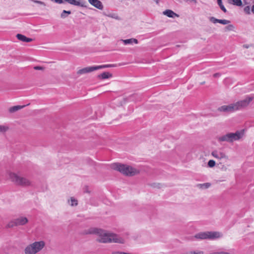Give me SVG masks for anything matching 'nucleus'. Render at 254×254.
Segmentation results:
<instances>
[{
  "instance_id": "nucleus-1",
  "label": "nucleus",
  "mask_w": 254,
  "mask_h": 254,
  "mask_svg": "<svg viewBox=\"0 0 254 254\" xmlns=\"http://www.w3.org/2000/svg\"><path fill=\"white\" fill-rule=\"evenodd\" d=\"M87 233L97 234L99 237L97 240L100 243H116L120 244H124L125 243L124 239L119 235L108 232L103 230L91 228L88 230Z\"/></svg>"
},
{
  "instance_id": "nucleus-2",
  "label": "nucleus",
  "mask_w": 254,
  "mask_h": 254,
  "mask_svg": "<svg viewBox=\"0 0 254 254\" xmlns=\"http://www.w3.org/2000/svg\"><path fill=\"white\" fill-rule=\"evenodd\" d=\"M8 179L15 185L22 187H28L32 185L31 181L27 178L12 171L7 172Z\"/></svg>"
},
{
  "instance_id": "nucleus-3",
  "label": "nucleus",
  "mask_w": 254,
  "mask_h": 254,
  "mask_svg": "<svg viewBox=\"0 0 254 254\" xmlns=\"http://www.w3.org/2000/svg\"><path fill=\"white\" fill-rule=\"evenodd\" d=\"M252 100L251 97H247L244 100L237 102L236 103L230 104L229 105H224L220 107L218 110L220 112H232L240 108L247 106Z\"/></svg>"
},
{
  "instance_id": "nucleus-4",
  "label": "nucleus",
  "mask_w": 254,
  "mask_h": 254,
  "mask_svg": "<svg viewBox=\"0 0 254 254\" xmlns=\"http://www.w3.org/2000/svg\"><path fill=\"white\" fill-rule=\"evenodd\" d=\"M111 168L115 170L120 172L123 174L127 176H133L139 174V170L131 166L121 164L119 163H113L111 165Z\"/></svg>"
},
{
  "instance_id": "nucleus-5",
  "label": "nucleus",
  "mask_w": 254,
  "mask_h": 254,
  "mask_svg": "<svg viewBox=\"0 0 254 254\" xmlns=\"http://www.w3.org/2000/svg\"><path fill=\"white\" fill-rule=\"evenodd\" d=\"M45 246L43 241H37L27 245L24 249L25 254H36Z\"/></svg>"
},
{
  "instance_id": "nucleus-6",
  "label": "nucleus",
  "mask_w": 254,
  "mask_h": 254,
  "mask_svg": "<svg viewBox=\"0 0 254 254\" xmlns=\"http://www.w3.org/2000/svg\"><path fill=\"white\" fill-rule=\"evenodd\" d=\"M243 135V132L242 131H237L235 133H228L226 134L220 136L218 138V140L219 141L232 142L242 138Z\"/></svg>"
},
{
  "instance_id": "nucleus-7",
  "label": "nucleus",
  "mask_w": 254,
  "mask_h": 254,
  "mask_svg": "<svg viewBox=\"0 0 254 254\" xmlns=\"http://www.w3.org/2000/svg\"><path fill=\"white\" fill-rule=\"evenodd\" d=\"M222 237V234L219 232H200L195 235V238L199 239H215Z\"/></svg>"
},
{
  "instance_id": "nucleus-8",
  "label": "nucleus",
  "mask_w": 254,
  "mask_h": 254,
  "mask_svg": "<svg viewBox=\"0 0 254 254\" xmlns=\"http://www.w3.org/2000/svg\"><path fill=\"white\" fill-rule=\"evenodd\" d=\"M28 222V219L23 216L19 217L11 221L7 224L9 228L25 225Z\"/></svg>"
},
{
  "instance_id": "nucleus-9",
  "label": "nucleus",
  "mask_w": 254,
  "mask_h": 254,
  "mask_svg": "<svg viewBox=\"0 0 254 254\" xmlns=\"http://www.w3.org/2000/svg\"><path fill=\"white\" fill-rule=\"evenodd\" d=\"M211 155L213 157L218 159H221L227 158L225 154L223 152L219 150L213 151L211 153Z\"/></svg>"
},
{
  "instance_id": "nucleus-10",
  "label": "nucleus",
  "mask_w": 254,
  "mask_h": 254,
  "mask_svg": "<svg viewBox=\"0 0 254 254\" xmlns=\"http://www.w3.org/2000/svg\"><path fill=\"white\" fill-rule=\"evenodd\" d=\"M94 70H95V66L86 67L78 70L77 73L79 75H81L92 72Z\"/></svg>"
},
{
  "instance_id": "nucleus-11",
  "label": "nucleus",
  "mask_w": 254,
  "mask_h": 254,
  "mask_svg": "<svg viewBox=\"0 0 254 254\" xmlns=\"http://www.w3.org/2000/svg\"><path fill=\"white\" fill-rule=\"evenodd\" d=\"M89 2L96 8L102 10L103 8V5L102 2L99 0H88Z\"/></svg>"
},
{
  "instance_id": "nucleus-12",
  "label": "nucleus",
  "mask_w": 254,
  "mask_h": 254,
  "mask_svg": "<svg viewBox=\"0 0 254 254\" xmlns=\"http://www.w3.org/2000/svg\"><path fill=\"white\" fill-rule=\"evenodd\" d=\"M16 37L19 40L25 42H30L33 40L32 39L27 38L25 36L20 34H17L16 35Z\"/></svg>"
},
{
  "instance_id": "nucleus-13",
  "label": "nucleus",
  "mask_w": 254,
  "mask_h": 254,
  "mask_svg": "<svg viewBox=\"0 0 254 254\" xmlns=\"http://www.w3.org/2000/svg\"><path fill=\"white\" fill-rule=\"evenodd\" d=\"M26 106V105H23V106H20V105H17V106H13V107H10L9 109H8V111L9 113H14V112H16L17 111H18V110H21L22 109H23L24 107H25Z\"/></svg>"
},
{
  "instance_id": "nucleus-14",
  "label": "nucleus",
  "mask_w": 254,
  "mask_h": 254,
  "mask_svg": "<svg viewBox=\"0 0 254 254\" xmlns=\"http://www.w3.org/2000/svg\"><path fill=\"white\" fill-rule=\"evenodd\" d=\"M163 14L166 16H167L169 17L173 18L175 16L178 17L179 15L177 14L176 13H175L174 11H173L171 10L168 9L166 10L163 12Z\"/></svg>"
},
{
  "instance_id": "nucleus-15",
  "label": "nucleus",
  "mask_w": 254,
  "mask_h": 254,
  "mask_svg": "<svg viewBox=\"0 0 254 254\" xmlns=\"http://www.w3.org/2000/svg\"><path fill=\"white\" fill-rule=\"evenodd\" d=\"M68 204L71 206H75L78 204V201L73 197H70L67 200Z\"/></svg>"
},
{
  "instance_id": "nucleus-16",
  "label": "nucleus",
  "mask_w": 254,
  "mask_h": 254,
  "mask_svg": "<svg viewBox=\"0 0 254 254\" xmlns=\"http://www.w3.org/2000/svg\"><path fill=\"white\" fill-rule=\"evenodd\" d=\"M122 41L124 43L125 45H127V44H132L133 43L135 44L138 43V41L137 39L134 38H131L128 39H126V40H122Z\"/></svg>"
},
{
  "instance_id": "nucleus-17",
  "label": "nucleus",
  "mask_w": 254,
  "mask_h": 254,
  "mask_svg": "<svg viewBox=\"0 0 254 254\" xmlns=\"http://www.w3.org/2000/svg\"><path fill=\"white\" fill-rule=\"evenodd\" d=\"M116 66V64H105V65H97L95 66V70H98L102 68H107V67H113Z\"/></svg>"
},
{
  "instance_id": "nucleus-18",
  "label": "nucleus",
  "mask_w": 254,
  "mask_h": 254,
  "mask_svg": "<svg viewBox=\"0 0 254 254\" xmlns=\"http://www.w3.org/2000/svg\"><path fill=\"white\" fill-rule=\"evenodd\" d=\"M229 3L237 6H242V2L241 0H228Z\"/></svg>"
},
{
  "instance_id": "nucleus-19",
  "label": "nucleus",
  "mask_w": 254,
  "mask_h": 254,
  "mask_svg": "<svg viewBox=\"0 0 254 254\" xmlns=\"http://www.w3.org/2000/svg\"><path fill=\"white\" fill-rule=\"evenodd\" d=\"M112 74L108 72H104L99 75V77L102 79H107L112 77Z\"/></svg>"
},
{
  "instance_id": "nucleus-20",
  "label": "nucleus",
  "mask_w": 254,
  "mask_h": 254,
  "mask_svg": "<svg viewBox=\"0 0 254 254\" xmlns=\"http://www.w3.org/2000/svg\"><path fill=\"white\" fill-rule=\"evenodd\" d=\"M68 3L73 4L74 5L79 6L80 5V2L79 1H77L76 0H65Z\"/></svg>"
},
{
  "instance_id": "nucleus-21",
  "label": "nucleus",
  "mask_w": 254,
  "mask_h": 254,
  "mask_svg": "<svg viewBox=\"0 0 254 254\" xmlns=\"http://www.w3.org/2000/svg\"><path fill=\"white\" fill-rule=\"evenodd\" d=\"M9 127L6 125H0V133H4L7 131Z\"/></svg>"
},
{
  "instance_id": "nucleus-22",
  "label": "nucleus",
  "mask_w": 254,
  "mask_h": 254,
  "mask_svg": "<svg viewBox=\"0 0 254 254\" xmlns=\"http://www.w3.org/2000/svg\"><path fill=\"white\" fill-rule=\"evenodd\" d=\"M185 254H204V252L200 250L191 251L187 252Z\"/></svg>"
},
{
  "instance_id": "nucleus-23",
  "label": "nucleus",
  "mask_w": 254,
  "mask_h": 254,
  "mask_svg": "<svg viewBox=\"0 0 254 254\" xmlns=\"http://www.w3.org/2000/svg\"><path fill=\"white\" fill-rule=\"evenodd\" d=\"M71 13L70 11H66L65 10H64L62 13L61 14V17L62 18H65L67 16V15H69Z\"/></svg>"
},
{
  "instance_id": "nucleus-24",
  "label": "nucleus",
  "mask_w": 254,
  "mask_h": 254,
  "mask_svg": "<svg viewBox=\"0 0 254 254\" xmlns=\"http://www.w3.org/2000/svg\"><path fill=\"white\" fill-rule=\"evenodd\" d=\"M217 3L221 10L223 11L224 12H226L227 10L223 5V4H222V0H217Z\"/></svg>"
},
{
  "instance_id": "nucleus-25",
  "label": "nucleus",
  "mask_w": 254,
  "mask_h": 254,
  "mask_svg": "<svg viewBox=\"0 0 254 254\" xmlns=\"http://www.w3.org/2000/svg\"><path fill=\"white\" fill-rule=\"evenodd\" d=\"M108 17H111V18H114L115 19H117V20H120V18L119 17V16L116 13H109L108 14H107L106 15Z\"/></svg>"
},
{
  "instance_id": "nucleus-26",
  "label": "nucleus",
  "mask_w": 254,
  "mask_h": 254,
  "mask_svg": "<svg viewBox=\"0 0 254 254\" xmlns=\"http://www.w3.org/2000/svg\"><path fill=\"white\" fill-rule=\"evenodd\" d=\"M198 186L201 189H207L210 186V184L206 183L202 184H199Z\"/></svg>"
},
{
  "instance_id": "nucleus-27",
  "label": "nucleus",
  "mask_w": 254,
  "mask_h": 254,
  "mask_svg": "<svg viewBox=\"0 0 254 254\" xmlns=\"http://www.w3.org/2000/svg\"><path fill=\"white\" fill-rule=\"evenodd\" d=\"M210 254H233V253H230V252H224V251H219V252H213V253H210Z\"/></svg>"
},
{
  "instance_id": "nucleus-28",
  "label": "nucleus",
  "mask_w": 254,
  "mask_h": 254,
  "mask_svg": "<svg viewBox=\"0 0 254 254\" xmlns=\"http://www.w3.org/2000/svg\"><path fill=\"white\" fill-rule=\"evenodd\" d=\"M219 23L223 25H226L229 24L230 21L226 19H219Z\"/></svg>"
},
{
  "instance_id": "nucleus-29",
  "label": "nucleus",
  "mask_w": 254,
  "mask_h": 254,
  "mask_svg": "<svg viewBox=\"0 0 254 254\" xmlns=\"http://www.w3.org/2000/svg\"><path fill=\"white\" fill-rule=\"evenodd\" d=\"M215 165V162L213 160H210L208 162V166L210 167H213Z\"/></svg>"
},
{
  "instance_id": "nucleus-30",
  "label": "nucleus",
  "mask_w": 254,
  "mask_h": 254,
  "mask_svg": "<svg viewBox=\"0 0 254 254\" xmlns=\"http://www.w3.org/2000/svg\"><path fill=\"white\" fill-rule=\"evenodd\" d=\"M244 11L246 14H251L250 7L249 6H247L245 7L244 8Z\"/></svg>"
},
{
  "instance_id": "nucleus-31",
  "label": "nucleus",
  "mask_w": 254,
  "mask_h": 254,
  "mask_svg": "<svg viewBox=\"0 0 254 254\" xmlns=\"http://www.w3.org/2000/svg\"><path fill=\"white\" fill-rule=\"evenodd\" d=\"M210 20L213 23H219V19H216L214 17H211L210 18Z\"/></svg>"
},
{
  "instance_id": "nucleus-32",
  "label": "nucleus",
  "mask_w": 254,
  "mask_h": 254,
  "mask_svg": "<svg viewBox=\"0 0 254 254\" xmlns=\"http://www.w3.org/2000/svg\"><path fill=\"white\" fill-rule=\"evenodd\" d=\"M234 27L232 25H229L228 26L226 27V29L228 30H232Z\"/></svg>"
},
{
  "instance_id": "nucleus-33",
  "label": "nucleus",
  "mask_w": 254,
  "mask_h": 254,
  "mask_svg": "<svg viewBox=\"0 0 254 254\" xmlns=\"http://www.w3.org/2000/svg\"><path fill=\"white\" fill-rule=\"evenodd\" d=\"M54 1L56 3L61 4L64 2V1L63 0H54Z\"/></svg>"
},
{
  "instance_id": "nucleus-34",
  "label": "nucleus",
  "mask_w": 254,
  "mask_h": 254,
  "mask_svg": "<svg viewBox=\"0 0 254 254\" xmlns=\"http://www.w3.org/2000/svg\"><path fill=\"white\" fill-rule=\"evenodd\" d=\"M34 68L36 70H41L43 69V67H41V66H35L34 67Z\"/></svg>"
},
{
  "instance_id": "nucleus-35",
  "label": "nucleus",
  "mask_w": 254,
  "mask_h": 254,
  "mask_svg": "<svg viewBox=\"0 0 254 254\" xmlns=\"http://www.w3.org/2000/svg\"><path fill=\"white\" fill-rule=\"evenodd\" d=\"M34 2L37 3H39V4H43V2H42L41 1H39V0H34Z\"/></svg>"
},
{
  "instance_id": "nucleus-36",
  "label": "nucleus",
  "mask_w": 254,
  "mask_h": 254,
  "mask_svg": "<svg viewBox=\"0 0 254 254\" xmlns=\"http://www.w3.org/2000/svg\"><path fill=\"white\" fill-rule=\"evenodd\" d=\"M220 76V74L219 73H215L214 75H213V76L215 77H217L218 76Z\"/></svg>"
},
{
  "instance_id": "nucleus-37",
  "label": "nucleus",
  "mask_w": 254,
  "mask_h": 254,
  "mask_svg": "<svg viewBox=\"0 0 254 254\" xmlns=\"http://www.w3.org/2000/svg\"><path fill=\"white\" fill-rule=\"evenodd\" d=\"M86 191L87 192H89V191H88V190H86Z\"/></svg>"
}]
</instances>
